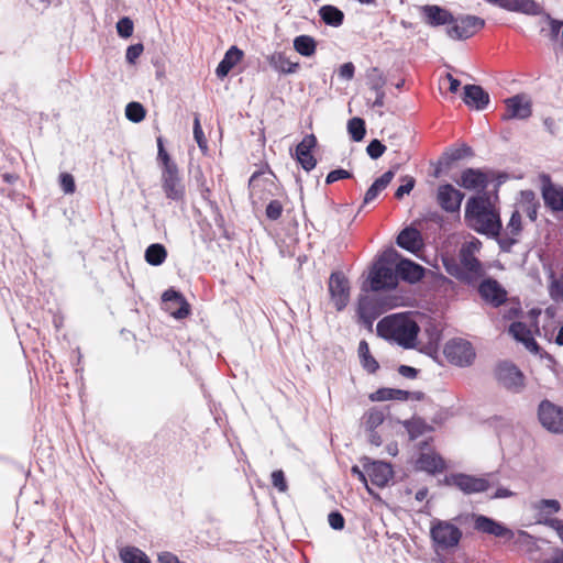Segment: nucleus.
Listing matches in <instances>:
<instances>
[{
  "mask_svg": "<svg viewBox=\"0 0 563 563\" xmlns=\"http://www.w3.org/2000/svg\"><path fill=\"white\" fill-rule=\"evenodd\" d=\"M448 482L459 487L465 494L482 493L489 487L487 479L466 474H452Z\"/></svg>",
  "mask_w": 563,
  "mask_h": 563,
  "instance_id": "obj_17",
  "label": "nucleus"
},
{
  "mask_svg": "<svg viewBox=\"0 0 563 563\" xmlns=\"http://www.w3.org/2000/svg\"><path fill=\"white\" fill-rule=\"evenodd\" d=\"M162 299L164 309L175 319H184L189 314V305L179 292L168 289Z\"/></svg>",
  "mask_w": 563,
  "mask_h": 563,
  "instance_id": "obj_16",
  "label": "nucleus"
},
{
  "mask_svg": "<svg viewBox=\"0 0 563 563\" xmlns=\"http://www.w3.org/2000/svg\"><path fill=\"white\" fill-rule=\"evenodd\" d=\"M463 101L470 108L482 110L489 102L488 93L477 85H466L464 87Z\"/></svg>",
  "mask_w": 563,
  "mask_h": 563,
  "instance_id": "obj_24",
  "label": "nucleus"
},
{
  "mask_svg": "<svg viewBox=\"0 0 563 563\" xmlns=\"http://www.w3.org/2000/svg\"><path fill=\"white\" fill-rule=\"evenodd\" d=\"M406 429H407L410 438L416 439L419 435L429 431L430 427L422 419L415 418V419L406 422Z\"/></svg>",
  "mask_w": 563,
  "mask_h": 563,
  "instance_id": "obj_43",
  "label": "nucleus"
},
{
  "mask_svg": "<svg viewBox=\"0 0 563 563\" xmlns=\"http://www.w3.org/2000/svg\"><path fill=\"white\" fill-rule=\"evenodd\" d=\"M416 317L410 312L387 316L377 323V333L405 349H412L417 344V336L420 331ZM418 317L422 318L421 316Z\"/></svg>",
  "mask_w": 563,
  "mask_h": 563,
  "instance_id": "obj_2",
  "label": "nucleus"
},
{
  "mask_svg": "<svg viewBox=\"0 0 563 563\" xmlns=\"http://www.w3.org/2000/svg\"><path fill=\"white\" fill-rule=\"evenodd\" d=\"M484 25L485 21L478 16L463 15L453 18V22L448 27L446 33L453 40H465L482 30Z\"/></svg>",
  "mask_w": 563,
  "mask_h": 563,
  "instance_id": "obj_7",
  "label": "nucleus"
},
{
  "mask_svg": "<svg viewBox=\"0 0 563 563\" xmlns=\"http://www.w3.org/2000/svg\"><path fill=\"white\" fill-rule=\"evenodd\" d=\"M386 150V146L384 144H382L378 140H373L368 145H367V154L373 158V159H377L379 158L384 152Z\"/></svg>",
  "mask_w": 563,
  "mask_h": 563,
  "instance_id": "obj_53",
  "label": "nucleus"
},
{
  "mask_svg": "<svg viewBox=\"0 0 563 563\" xmlns=\"http://www.w3.org/2000/svg\"><path fill=\"white\" fill-rule=\"evenodd\" d=\"M506 120H525L531 115V100L526 95H517L508 98L506 101Z\"/></svg>",
  "mask_w": 563,
  "mask_h": 563,
  "instance_id": "obj_15",
  "label": "nucleus"
},
{
  "mask_svg": "<svg viewBox=\"0 0 563 563\" xmlns=\"http://www.w3.org/2000/svg\"><path fill=\"white\" fill-rule=\"evenodd\" d=\"M419 468L435 475L443 473L446 470L445 460H417Z\"/></svg>",
  "mask_w": 563,
  "mask_h": 563,
  "instance_id": "obj_41",
  "label": "nucleus"
},
{
  "mask_svg": "<svg viewBox=\"0 0 563 563\" xmlns=\"http://www.w3.org/2000/svg\"><path fill=\"white\" fill-rule=\"evenodd\" d=\"M464 194L450 184L441 185L437 191V200L446 212H456L461 208Z\"/></svg>",
  "mask_w": 563,
  "mask_h": 563,
  "instance_id": "obj_14",
  "label": "nucleus"
},
{
  "mask_svg": "<svg viewBox=\"0 0 563 563\" xmlns=\"http://www.w3.org/2000/svg\"><path fill=\"white\" fill-rule=\"evenodd\" d=\"M167 252L164 245L151 244L145 251V261L153 266H158L165 262Z\"/></svg>",
  "mask_w": 563,
  "mask_h": 563,
  "instance_id": "obj_39",
  "label": "nucleus"
},
{
  "mask_svg": "<svg viewBox=\"0 0 563 563\" xmlns=\"http://www.w3.org/2000/svg\"><path fill=\"white\" fill-rule=\"evenodd\" d=\"M367 78V85L369 88L374 91L383 90V87L385 85V78L382 74V71L374 67L367 70L366 73Z\"/></svg>",
  "mask_w": 563,
  "mask_h": 563,
  "instance_id": "obj_44",
  "label": "nucleus"
},
{
  "mask_svg": "<svg viewBox=\"0 0 563 563\" xmlns=\"http://www.w3.org/2000/svg\"><path fill=\"white\" fill-rule=\"evenodd\" d=\"M384 420V412L377 408H372L363 416L361 427L364 432L378 430L383 426Z\"/></svg>",
  "mask_w": 563,
  "mask_h": 563,
  "instance_id": "obj_33",
  "label": "nucleus"
},
{
  "mask_svg": "<svg viewBox=\"0 0 563 563\" xmlns=\"http://www.w3.org/2000/svg\"><path fill=\"white\" fill-rule=\"evenodd\" d=\"M194 137H195L199 148L202 152H207L208 143H207V140L205 137V134H203V131L201 129L200 121H199L198 117H195V120H194Z\"/></svg>",
  "mask_w": 563,
  "mask_h": 563,
  "instance_id": "obj_48",
  "label": "nucleus"
},
{
  "mask_svg": "<svg viewBox=\"0 0 563 563\" xmlns=\"http://www.w3.org/2000/svg\"><path fill=\"white\" fill-rule=\"evenodd\" d=\"M272 485L279 492L286 493L288 490V483L283 470H275L271 474Z\"/></svg>",
  "mask_w": 563,
  "mask_h": 563,
  "instance_id": "obj_46",
  "label": "nucleus"
},
{
  "mask_svg": "<svg viewBox=\"0 0 563 563\" xmlns=\"http://www.w3.org/2000/svg\"><path fill=\"white\" fill-rule=\"evenodd\" d=\"M365 470L371 484L378 488L388 486L395 475L393 465L384 460H372L365 464Z\"/></svg>",
  "mask_w": 563,
  "mask_h": 563,
  "instance_id": "obj_12",
  "label": "nucleus"
},
{
  "mask_svg": "<svg viewBox=\"0 0 563 563\" xmlns=\"http://www.w3.org/2000/svg\"><path fill=\"white\" fill-rule=\"evenodd\" d=\"M539 201L532 190H523L520 192L519 199L515 205V212L521 217L526 216L530 221L537 219Z\"/></svg>",
  "mask_w": 563,
  "mask_h": 563,
  "instance_id": "obj_20",
  "label": "nucleus"
},
{
  "mask_svg": "<svg viewBox=\"0 0 563 563\" xmlns=\"http://www.w3.org/2000/svg\"><path fill=\"white\" fill-rule=\"evenodd\" d=\"M474 529L497 538H504L507 540H511L514 538V532L510 529L484 515L475 517Z\"/></svg>",
  "mask_w": 563,
  "mask_h": 563,
  "instance_id": "obj_18",
  "label": "nucleus"
},
{
  "mask_svg": "<svg viewBox=\"0 0 563 563\" xmlns=\"http://www.w3.org/2000/svg\"><path fill=\"white\" fill-rule=\"evenodd\" d=\"M243 52L236 46H232L225 53L223 59L219 63L216 74L219 78L225 77L229 71L242 59Z\"/></svg>",
  "mask_w": 563,
  "mask_h": 563,
  "instance_id": "obj_30",
  "label": "nucleus"
},
{
  "mask_svg": "<svg viewBox=\"0 0 563 563\" xmlns=\"http://www.w3.org/2000/svg\"><path fill=\"white\" fill-rule=\"evenodd\" d=\"M430 536L438 549L449 550L459 545L462 531L450 521L437 519L432 521Z\"/></svg>",
  "mask_w": 563,
  "mask_h": 563,
  "instance_id": "obj_5",
  "label": "nucleus"
},
{
  "mask_svg": "<svg viewBox=\"0 0 563 563\" xmlns=\"http://www.w3.org/2000/svg\"><path fill=\"white\" fill-rule=\"evenodd\" d=\"M123 563H151L148 556L139 548L126 545L119 550Z\"/></svg>",
  "mask_w": 563,
  "mask_h": 563,
  "instance_id": "obj_34",
  "label": "nucleus"
},
{
  "mask_svg": "<svg viewBox=\"0 0 563 563\" xmlns=\"http://www.w3.org/2000/svg\"><path fill=\"white\" fill-rule=\"evenodd\" d=\"M540 522L555 530L563 542V520L559 518H548Z\"/></svg>",
  "mask_w": 563,
  "mask_h": 563,
  "instance_id": "obj_58",
  "label": "nucleus"
},
{
  "mask_svg": "<svg viewBox=\"0 0 563 563\" xmlns=\"http://www.w3.org/2000/svg\"><path fill=\"white\" fill-rule=\"evenodd\" d=\"M159 561H161L162 563H181V562H183V561H180V560L178 559V556H177V555H175V554H173V553H170V552H165L164 554H162V555L159 556Z\"/></svg>",
  "mask_w": 563,
  "mask_h": 563,
  "instance_id": "obj_63",
  "label": "nucleus"
},
{
  "mask_svg": "<svg viewBox=\"0 0 563 563\" xmlns=\"http://www.w3.org/2000/svg\"><path fill=\"white\" fill-rule=\"evenodd\" d=\"M550 295L554 300L563 301V276L554 279L550 286Z\"/></svg>",
  "mask_w": 563,
  "mask_h": 563,
  "instance_id": "obj_57",
  "label": "nucleus"
},
{
  "mask_svg": "<svg viewBox=\"0 0 563 563\" xmlns=\"http://www.w3.org/2000/svg\"><path fill=\"white\" fill-rule=\"evenodd\" d=\"M283 212V206L278 200H272L266 207V216L271 220H277Z\"/></svg>",
  "mask_w": 563,
  "mask_h": 563,
  "instance_id": "obj_54",
  "label": "nucleus"
},
{
  "mask_svg": "<svg viewBox=\"0 0 563 563\" xmlns=\"http://www.w3.org/2000/svg\"><path fill=\"white\" fill-rule=\"evenodd\" d=\"M354 71L355 67L351 62L344 63L338 70L340 78L344 80H351L354 77Z\"/></svg>",
  "mask_w": 563,
  "mask_h": 563,
  "instance_id": "obj_60",
  "label": "nucleus"
},
{
  "mask_svg": "<svg viewBox=\"0 0 563 563\" xmlns=\"http://www.w3.org/2000/svg\"><path fill=\"white\" fill-rule=\"evenodd\" d=\"M488 176L479 169L467 168L461 174L457 185L467 190H484L488 185Z\"/></svg>",
  "mask_w": 563,
  "mask_h": 563,
  "instance_id": "obj_21",
  "label": "nucleus"
},
{
  "mask_svg": "<svg viewBox=\"0 0 563 563\" xmlns=\"http://www.w3.org/2000/svg\"><path fill=\"white\" fill-rule=\"evenodd\" d=\"M496 377L504 387L516 393L525 386L523 374L511 363H500L496 368Z\"/></svg>",
  "mask_w": 563,
  "mask_h": 563,
  "instance_id": "obj_13",
  "label": "nucleus"
},
{
  "mask_svg": "<svg viewBox=\"0 0 563 563\" xmlns=\"http://www.w3.org/2000/svg\"><path fill=\"white\" fill-rule=\"evenodd\" d=\"M482 242L475 238L465 241L460 249V263L454 258L444 257L443 265L445 271L465 282H473L483 275V267L476 254L479 253Z\"/></svg>",
  "mask_w": 563,
  "mask_h": 563,
  "instance_id": "obj_3",
  "label": "nucleus"
},
{
  "mask_svg": "<svg viewBox=\"0 0 563 563\" xmlns=\"http://www.w3.org/2000/svg\"><path fill=\"white\" fill-rule=\"evenodd\" d=\"M479 294L485 301L496 307L501 305L506 300L507 296L503 287L493 279L484 280L481 284Z\"/></svg>",
  "mask_w": 563,
  "mask_h": 563,
  "instance_id": "obj_25",
  "label": "nucleus"
},
{
  "mask_svg": "<svg viewBox=\"0 0 563 563\" xmlns=\"http://www.w3.org/2000/svg\"><path fill=\"white\" fill-rule=\"evenodd\" d=\"M396 272L397 277L409 284H416L423 278L426 269L410 260L402 258L397 263Z\"/></svg>",
  "mask_w": 563,
  "mask_h": 563,
  "instance_id": "obj_22",
  "label": "nucleus"
},
{
  "mask_svg": "<svg viewBox=\"0 0 563 563\" xmlns=\"http://www.w3.org/2000/svg\"><path fill=\"white\" fill-rule=\"evenodd\" d=\"M134 25L130 18H122L117 23V31L121 37L129 38L133 34Z\"/></svg>",
  "mask_w": 563,
  "mask_h": 563,
  "instance_id": "obj_49",
  "label": "nucleus"
},
{
  "mask_svg": "<svg viewBox=\"0 0 563 563\" xmlns=\"http://www.w3.org/2000/svg\"><path fill=\"white\" fill-rule=\"evenodd\" d=\"M351 472L353 475H355L366 487V490L368 492V494L371 496H373L375 499H378L380 500V497L377 493H375L371 486L368 485V478H367V474H366V470L364 468L363 471L358 467V466H353L351 468Z\"/></svg>",
  "mask_w": 563,
  "mask_h": 563,
  "instance_id": "obj_50",
  "label": "nucleus"
},
{
  "mask_svg": "<svg viewBox=\"0 0 563 563\" xmlns=\"http://www.w3.org/2000/svg\"><path fill=\"white\" fill-rule=\"evenodd\" d=\"M368 279L371 289L375 292L384 289H394L398 285L396 269L394 271L380 261L373 266Z\"/></svg>",
  "mask_w": 563,
  "mask_h": 563,
  "instance_id": "obj_9",
  "label": "nucleus"
},
{
  "mask_svg": "<svg viewBox=\"0 0 563 563\" xmlns=\"http://www.w3.org/2000/svg\"><path fill=\"white\" fill-rule=\"evenodd\" d=\"M464 219L467 227L490 238L498 236L503 228L499 211L488 198L481 196L467 200Z\"/></svg>",
  "mask_w": 563,
  "mask_h": 563,
  "instance_id": "obj_1",
  "label": "nucleus"
},
{
  "mask_svg": "<svg viewBox=\"0 0 563 563\" xmlns=\"http://www.w3.org/2000/svg\"><path fill=\"white\" fill-rule=\"evenodd\" d=\"M329 292L336 310H343L350 301V283L341 272L331 274L329 278Z\"/></svg>",
  "mask_w": 563,
  "mask_h": 563,
  "instance_id": "obj_11",
  "label": "nucleus"
},
{
  "mask_svg": "<svg viewBox=\"0 0 563 563\" xmlns=\"http://www.w3.org/2000/svg\"><path fill=\"white\" fill-rule=\"evenodd\" d=\"M446 358L459 366L471 365L475 358V351L468 341L454 339L449 341L444 346Z\"/></svg>",
  "mask_w": 563,
  "mask_h": 563,
  "instance_id": "obj_8",
  "label": "nucleus"
},
{
  "mask_svg": "<svg viewBox=\"0 0 563 563\" xmlns=\"http://www.w3.org/2000/svg\"><path fill=\"white\" fill-rule=\"evenodd\" d=\"M328 522L334 530H342L345 526V519L339 511H332L328 516Z\"/></svg>",
  "mask_w": 563,
  "mask_h": 563,
  "instance_id": "obj_55",
  "label": "nucleus"
},
{
  "mask_svg": "<svg viewBox=\"0 0 563 563\" xmlns=\"http://www.w3.org/2000/svg\"><path fill=\"white\" fill-rule=\"evenodd\" d=\"M364 434H365L366 441L374 446H379L383 443L379 429L373 430V431H366V432H364Z\"/></svg>",
  "mask_w": 563,
  "mask_h": 563,
  "instance_id": "obj_62",
  "label": "nucleus"
},
{
  "mask_svg": "<svg viewBox=\"0 0 563 563\" xmlns=\"http://www.w3.org/2000/svg\"><path fill=\"white\" fill-rule=\"evenodd\" d=\"M59 184L65 194H74L76 186L74 177L68 173H63L59 176Z\"/></svg>",
  "mask_w": 563,
  "mask_h": 563,
  "instance_id": "obj_51",
  "label": "nucleus"
},
{
  "mask_svg": "<svg viewBox=\"0 0 563 563\" xmlns=\"http://www.w3.org/2000/svg\"><path fill=\"white\" fill-rule=\"evenodd\" d=\"M397 244L411 253H416L422 247L423 243L421 234L417 229L406 228L399 233Z\"/></svg>",
  "mask_w": 563,
  "mask_h": 563,
  "instance_id": "obj_27",
  "label": "nucleus"
},
{
  "mask_svg": "<svg viewBox=\"0 0 563 563\" xmlns=\"http://www.w3.org/2000/svg\"><path fill=\"white\" fill-rule=\"evenodd\" d=\"M157 147H158L157 158L162 163L163 166L175 163L174 161H172L170 156L165 151L162 137L157 139Z\"/></svg>",
  "mask_w": 563,
  "mask_h": 563,
  "instance_id": "obj_61",
  "label": "nucleus"
},
{
  "mask_svg": "<svg viewBox=\"0 0 563 563\" xmlns=\"http://www.w3.org/2000/svg\"><path fill=\"white\" fill-rule=\"evenodd\" d=\"M317 140L313 134L306 135L296 147V159L301 167L309 172L316 167L317 161L311 154V150L316 146Z\"/></svg>",
  "mask_w": 563,
  "mask_h": 563,
  "instance_id": "obj_19",
  "label": "nucleus"
},
{
  "mask_svg": "<svg viewBox=\"0 0 563 563\" xmlns=\"http://www.w3.org/2000/svg\"><path fill=\"white\" fill-rule=\"evenodd\" d=\"M143 51H144V47L141 43L129 46L126 49V54H125L126 62L130 64H134L135 60L143 53Z\"/></svg>",
  "mask_w": 563,
  "mask_h": 563,
  "instance_id": "obj_56",
  "label": "nucleus"
},
{
  "mask_svg": "<svg viewBox=\"0 0 563 563\" xmlns=\"http://www.w3.org/2000/svg\"><path fill=\"white\" fill-rule=\"evenodd\" d=\"M351 177V173L345 169H335L328 174L325 183L332 184L340 179H346Z\"/></svg>",
  "mask_w": 563,
  "mask_h": 563,
  "instance_id": "obj_59",
  "label": "nucleus"
},
{
  "mask_svg": "<svg viewBox=\"0 0 563 563\" xmlns=\"http://www.w3.org/2000/svg\"><path fill=\"white\" fill-rule=\"evenodd\" d=\"M394 176V172L388 170L384 173L379 178H377L365 192L363 203L366 205L374 201L378 195L390 184Z\"/></svg>",
  "mask_w": 563,
  "mask_h": 563,
  "instance_id": "obj_32",
  "label": "nucleus"
},
{
  "mask_svg": "<svg viewBox=\"0 0 563 563\" xmlns=\"http://www.w3.org/2000/svg\"><path fill=\"white\" fill-rule=\"evenodd\" d=\"M521 230L522 217L518 212L512 211L510 220L506 225V236L500 240L501 247H510L512 244H515Z\"/></svg>",
  "mask_w": 563,
  "mask_h": 563,
  "instance_id": "obj_29",
  "label": "nucleus"
},
{
  "mask_svg": "<svg viewBox=\"0 0 563 563\" xmlns=\"http://www.w3.org/2000/svg\"><path fill=\"white\" fill-rule=\"evenodd\" d=\"M399 305V299L396 297L363 294L360 296L357 303L358 319L366 328L372 329L373 322L378 316Z\"/></svg>",
  "mask_w": 563,
  "mask_h": 563,
  "instance_id": "obj_4",
  "label": "nucleus"
},
{
  "mask_svg": "<svg viewBox=\"0 0 563 563\" xmlns=\"http://www.w3.org/2000/svg\"><path fill=\"white\" fill-rule=\"evenodd\" d=\"M294 48L300 55L310 57L316 53L317 43L309 35H299L294 40Z\"/></svg>",
  "mask_w": 563,
  "mask_h": 563,
  "instance_id": "obj_37",
  "label": "nucleus"
},
{
  "mask_svg": "<svg viewBox=\"0 0 563 563\" xmlns=\"http://www.w3.org/2000/svg\"><path fill=\"white\" fill-rule=\"evenodd\" d=\"M468 152H470V148L464 146L462 148L452 151L450 154V157L452 161H457V159H461L462 157H464V155Z\"/></svg>",
  "mask_w": 563,
  "mask_h": 563,
  "instance_id": "obj_64",
  "label": "nucleus"
},
{
  "mask_svg": "<svg viewBox=\"0 0 563 563\" xmlns=\"http://www.w3.org/2000/svg\"><path fill=\"white\" fill-rule=\"evenodd\" d=\"M269 65L283 74H294L299 68V63L291 62L284 53L275 52L267 57Z\"/></svg>",
  "mask_w": 563,
  "mask_h": 563,
  "instance_id": "obj_31",
  "label": "nucleus"
},
{
  "mask_svg": "<svg viewBox=\"0 0 563 563\" xmlns=\"http://www.w3.org/2000/svg\"><path fill=\"white\" fill-rule=\"evenodd\" d=\"M125 115L130 121L139 123L145 118V109L139 102H130L125 108Z\"/></svg>",
  "mask_w": 563,
  "mask_h": 563,
  "instance_id": "obj_45",
  "label": "nucleus"
},
{
  "mask_svg": "<svg viewBox=\"0 0 563 563\" xmlns=\"http://www.w3.org/2000/svg\"><path fill=\"white\" fill-rule=\"evenodd\" d=\"M509 333L515 340L521 342L531 353H538L539 346L534 340V331L523 322H514L509 328Z\"/></svg>",
  "mask_w": 563,
  "mask_h": 563,
  "instance_id": "obj_23",
  "label": "nucleus"
},
{
  "mask_svg": "<svg viewBox=\"0 0 563 563\" xmlns=\"http://www.w3.org/2000/svg\"><path fill=\"white\" fill-rule=\"evenodd\" d=\"M422 12L427 23L432 26L451 24L453 22V15L448 10L438 5H424Z\"/></svg>",
  "mask_w": 563,
  "mask_h": 563,
  "instance_id": "obj_28",
  "label": "nucleus"
},
{
  "mask_svg": "<svg viewBox=\"0 0 563 563\" xmlns=\"http://www.w3.org/2000/svg\"><path fill=\"white\" fill-rule=\"evenodd\" d=\"M162 188L166 198L180 201L185 197L186 188L179 175L176 163L164 165L162 167Z\"/></svg>",
  "mask_w": 563,
  "mask_h": 563,
  "instance_id": "obj_6",
  "label": "nucleus"
},
{
  "mask_svg": "<svg viewBox=\"0 0 563 563\" xmlns=\"http://www.w3.org/2000/svg\"><path fill=\"white\" fill-rule=\"evenodd\" d=\"M319 13L323 22L328 25L336 27L343 22V12L333 5H323L319 10Z\"/></svg>",
  "mask_w": 563,
  "mask_h": 563,
  "instance_id": "obj_38",
  "label": "nucleus"
},
{
  "mask_svg": "<svg viewBox=\"0 0 563 563\" xmlns=\"http://www.w3.org/2000/svg\"><path fill=\"white\" fill-rule=\"evenodd\" d=\"M358 357L362 367L368 373H375L379 365L377 361L372 356L369 347L366 341L362 340L357 349Z\"/></svg>",
  "mask_w": 563,
  "mask_h": 563,
  "instance_id": "obj_35",
  "label": "nucleus"
},
{
  "mask_svg": "<svg viewBox=\"0 0 563 563\" xmlns=\"http://www.w3.org/2000/svg\"><path fill=\"white\" fill-rule=\"evenodd\" d=\"M347 130L353 141L360 142L365 135V123L360 118H353L347 123Z\"/></svg>",
  "mask_w": 563,
  "mask_h": 563,
  "instance_id": "obj_42",
  "label": "nucleus"
},
{
  "mask_svg": "<svg viewBox=\"0 0 563 563\" xmlns=\"http://www.w3.org/2000/svg\"><path fill=\"white\" fill-rule=\"evenodd\" d=\"M544 203L554 212L563 211V188L552 183H547L542 188Z\"/></svg>",
  "mask_w": 563,
  "mask_h": 563,
  "instance_id": "obj_26",
  "label": "nucleus"
},
{
  "mask_svg": "<svg viewBox=\"0 0 563 563\" xmlns=\"http://www.w3.org/2000/svg\"><path fill=\"white\" fill-rule=\"evenodd\" d=\"M402 181L404 184L399 186L395 192V196L398 199H401L405 195H408L415 187V179L411 176H405Z\"/></svg>",
  "mask_w": 563,
  "mask_h": 563,
  "instance_id": "obj_52",
  "label": "nucleus"
},
{
  "mask_svg": "<svg viewBox=\"0 0 563 563\" xmlns=\"http://www.w3.org/2000/svg\"><path fill=\"white\" fill-rule=\"evenodd\" d=\"M539 420L552 433H563V408L549 400L539 405Z\"/></svg>",
  "mask_w": 563,
  "mask_h": 563,
  "instance_id": "obj_10",
  "label": "nucleus"
},
{
  "mask_svg": "<svg viewBox=\"0 0 563 563\" xmlns=\"http://www.w3.org/2000/svg\"><path fill=\"white\" fill-rule=\"evenodd\" d=\"M408 398V391L394 388H380L375 393L371 394L369 399L372 401H386V400H406Z\"/></svg>",
  "mask_w": 563,
  "mask_h": 563,
  "instance_id": "obj_36",
  "label": "nucleus"
},
{
  "mask_svg": "<svg viewBox=\"0 0 563 563\" xmlns=\"http://www.w3.org/2000/svg\"><path fill=\"white\" fill-rule=\"evenodd\" d=\"M505 7L508 10L527 14H538L540 12V7L533 0H508Z\"/></svg>",
  "mask_w": 563,
  "mask_h": 563,
  "instance_id": "obj_40",
  "label": "nucleus"
},
{
  "mask_svg": "<svg viewBox=\"0 0 563 563\" xmlns=\"http://www.w3.org/2000/svg\"><path fill=\"white\" fill-rule=\"evenodd\" d=\"M534 508L540 512L555 514L560 511L561 505L555 499H541L534 504Z\"/></svg>",
  "mask_w": 563,
  "mask_h": 563,
  "instance_id": "obj_47",
  "label": "nucleus"
}]
</instances>
